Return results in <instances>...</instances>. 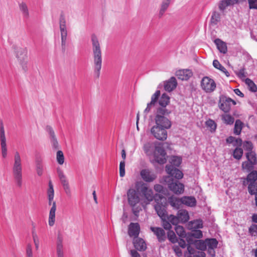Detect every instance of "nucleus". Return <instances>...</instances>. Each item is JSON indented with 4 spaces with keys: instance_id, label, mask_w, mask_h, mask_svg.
<instances>
[{
    "instance_id": "1",
    "label": "nucleus",
    "mask_w": 257,
    "mask_h": 257,
    "mask_svg": "<svg viewBox=\"0 0 257 257\" xmlns=\"http://www.w3.org/2000/svg\"><path fill=\"white\" fill-rule=\"evenodd\" d=\"M91 41L92 42L94 75L95 78H98L102 67V51L100 43L97 36L94 34L91 35Z\"/></svg>"
},
{
    "instance_id": "2",
    "label": "nucleus",
    "mask_w": 257,
    "mask_h": 257,
    "mask_svg": "<svg viewBox=\"0 0 257 257\" xmlns=\"http://www.w3.org/2000/svg\"><path fill=\"white\" fill-rule=\"evenodd\" d=\"M171 113V111L165 109H157L155 116V125H158L166 130L172 125L171 121L167 117Z\"/></svg>"
},
{
    "instance_id": "3",
    "label": "nucleus",
    "mask_w": 257,
    "mask_h": 257,
    "mask_svg": "<svg viewBox=\"0 0 257 257\" xmlns=\"http://www.w3.org/2000/svg\"><path fill=\"white\" fill-rule=\"evenodd\" d=\"M12 171L15 183L18 187L21 188L22 186V164L20 155L18 151L15 153Z\"/></svg>"
},
{
    "instance_id": "4",
    "label": "nucleus",
    "mask_w": 257,
    "mask_h": 257,
    "mask_svg": "<svg viewBox=\"0 0 257 257\" xmlns=\"http://www.w3.org/2000/svg\"><path fill=\"white\" fill-rule=\"evenodd\" d=\"M182 159L180 157L177 156H173L171 158L170 164L166 166V171L167 173L172 176H174L176 179H180L183 176V173L177 167L181 164Z\"/></svg>"
},
{
    "instance_id": "5",
    "label": "nucleus",
    "mask_w": 257,
    "mask_h": 257,
    "mask_svg": "<svg viewBox=\"0 0 257 257\" xmlns=\"http://www.w3.org/2000/svg\"><path fill=\"white\" fill-rule=\"evenodd\" d=\"M127 197L128 203L132 208L133 213L138 217L140 211L142 210L140 206H137L140 201L139 191L135 189L131 188L127 192Z\"/></svg>"
},
{
    "instance_id": "6",
    "label": "nucleus",
    "mask_w": 257,
    "mask_h": 257,
    "mask_svg": "<svg viewBox=\"0 0 257 257\" xmlns=\"http://www.w3.org/2000/svg\"><path fill=\"white\" fill-rule=\"evenodd\" d=\"M174 176H164L162 179L161 183L167 185L169 189L176 194H181L184 190V185L177 180H174Z\"/></svg>"
},
{
    "instance_id": "7",
    "label": "nucleus",
    "mask_w": 257,
    "mask_h": 257,
    "mask_svg": "<svg viewBox=\"0 0 257 257\" xmlns=\"http://www.w3.org/2000/svg\"><path fill=\"white\" fill-rule=\"evenodd\" d=\"M156 204L154 206L155 209L161 219H165L167 216V200L166 197L161 195L157 196L155 198Z\"/></svg>"
},
{
    "instance_id": "8",
    "label": "nucleus",
    "mask_w": 257,
    "mask_h": 257,
    "mask_svg": "<svg viewBox=\"0 0 257 257\" xmlns=\"http://www.w3.org/2000/svg\"><path fill=\"white\" fill-rule=\"evenodd\" d=\"M246 182L248 184L249 193L250 195H255V205L257 206V171H251L247 176Z\"/></svg>"
},
{
    "instance_id": "9",
    "label": "nucleus",
    "mask_w": 257,
    "mask_h": 257,
    "mask_svg": "<svg viewBox=\"0 0 257 257\" xmlns=\"http://www.w3.org/2000/svg\"><path fill=\"white\" fill-rule=\"evenodd\" d=\"M16 56L24 71L28 70L27 49L25 47H15Z\"/></svg>"
},
{
    "instance_id": "10",
    "label": "nucleus",
    "mask_w": 257,
    "mask_h": 257,
    "mask_svg": "<svg viewBox=\"0 0 257 257\" xmlns=\"http://www.w3.org/2000/svg\"><path fill=\"white\" fill-rule=\"evenodd\" d=\"M166 153L163 147V144L158 143L155 144L154 158L156 162L160 164H164L166 162Z\"/></svg>"
},
{
    "instance_id": "11",
    "label": "nucleus",
    "mask_w": 257,
    "mask_h": 257,
    "mask_svg": "<svg viewBox=\"0 0 257 257\" xmlns=\"http://www.w3.org/2000/svg\"><path fill=\"white\" fill-rule=\"evenodd\" d=\"M235 105L236 102L229 97H227L224 95H221L219 97L218 106L220 109L225 113L228 112L231 109V103Z\"/></svg>"
},
{
    "instance_id": "12",
    "label": "nucleus",
    "mask_w": 257,
    "mask_h": 257,
    "mask_svg": "<svg viewBox=\"0 0 257 257\" xmlns=\"http://www.w3.org/2000/svg\"><path fill=\"white\" fill-rule=\"evenodd\" d=\"M201 86L202 89L206 93H211L216 88V83L215 81L208 77H204L201 81Z\"/></svg>"
},
{
    "instance_id": "13",
    "label": "nucleus",
    "mask_w": 257,
    "mask_h": 257,
    "mask_svg": "<svg viewBox=\"0 0 257 257\" xmlns=\"http://www.w3.org/2000/svg\"><path fill=\"white\" fill-rule=\"evenodd\" d=\"M151 132L154 137L160 141H165L167 138V130L158 125H154L151 130Z\"/></svg>"
},
{
    "instance_id": "14",
    "label": "nucleus",
    "mask_w": 257,
    "mask_h": 257,
    "mask_svg": "<svg viewBox=\"0 0 257 257\" xmlns=\"http://www.w3.org/2000/svg\"><path fill=\"white\" fill-rule=\"evenodd\" d=\"M0 144L2 157L6 158L8 155V149L4 126L2 122H1L0 126Z\"/></svg>"
},
{
    "instance_id": "15",
    "label": "nucleus",
    "mask_w": 257,
    "mask_h": 257,
    "mask_svg": "<svg viewBox=\"0 0 257 257\" xmlns=\"http://www.w3.org/2000/svg\"><path fill=\"white\" fill-rule=\"evenodd\" d=\"M58 177L61 181L62 185H63L64 190L66 194L68 195H71V190L69 187L68 181L66 178V177L64 174L63 172L59 168L57 169V170Z\"/></svg>"
},
{
    "instance_id": "16",
    "label": "nucleus",
    "mask_w": 257,
    "mask_h": 257,
    "mask_svg": "<svg viewBox=\"0 0 257 257\" xmlns=\"http://www.w3.org/2000/svg\"><path fill=\"white\" fill-rule=\"evenodd\" d=\"M151 230L157 236V239L159 242H164L167 239L166 232L164 229L159 227H150Z\"/></svg>"
},
{
    "instance_id": "17",
    "label": "nucleus",
    "mask_w": 257,
    "mask_h": 257,
    "mask_svg": "<svg viewBox=\"0 0 257 257\" xmlns=\"http://www.w3.org/2000/svg\"><path fill=\"white\" fill-rule=\"evenodd\" d=\"M142 178L146 182H153L156 178V175L152 173L148 169H143L140 173Z\"/></svg>"
},
{
    "instance_id": "18",
    "label": "nucleus",
    "mask_w": 257,
    "mask_h": 257,
    "mask_svg": "<svg viewBox=\"0 0 257 257\" xmlns=\"http://www.w3.org/2000/svg\"><path fill=\"white\" fill-rule=\"evenodd\" d=\"M140 227L138 223H131L128 226V233L130 236L135 238L138 237L140 233Z\"/></svg>"
},
{
    "instance_id": "19",
    "label": "nucleus",
    "mask_w": 257,
    "mask_h": 257,
    "mask_svg": "<svg viewBox=\"0 0 257 257\" xmlns=\"http://www.w3.org/2000/svg\"><path fill=\"white\" fill-rule=\"evenodd\" d=\"M133 244L135 248L140 251H145L147 249L146 242L141 238H134Z\"/></svg>"
},
{
    "instance_id": "20",
    "label": "nucleus",
    "mask_w": 257,
    "mask_h": 257,
    "mask_svg": "<svg viewBox=\"0 0 257 257\" xmlns=\"http://www.w3.org/2000/svg\"><path fill=\"white\" fill-rule=\"evenodd\" d=\"M192 75V71L189 69L180 70L176 72V76L181 80H188Z\"/></svg>"
},
{
    "instance_id": "21",
    "label": "nucleus",
    "mask_w": 257,
    "mask_h": 257,
    "mask_svg": "<svg viewBox=\"0 0 257 257\" xmlns=\"http://www.w3.org/2000/svg\"><path fill=\"white\" fill-rule=\"evenodd\" d=\"M177 82L174 77H171L168 81L164 82V89L166 91L171 92L177 86Z\"/></svg>"
},
{
    "instance_id": "22",
    "label": "nucleus",
    "mask_w": 257,
    "mask_h": 257,
    "mask_svg": "<svg viewBox=\"0 0 257 257\" xmlns=\"http://www.w3.org/2000/svg\"><path fill=\"white\" fill-rule=\"evenodd\" d=\"M63 237L61 234H58L57 239V257H64Z\"/></svg>"
},
{
    "instance_id": "23",
    "label": "nucleus",
    "mask_w": 257,
    "mask_h": 257,
    "mask_svg": "<svg viewBox=\"0 0 257 257\" xmlns=\"http://www.w3.org/2000/svg\"><path fill=\"white\" fill-rule=\"evenodd\" d=\"M141 191L144 195L145 198L149 201H152L157 196L159 195H154L153 191L152 189H149L146 186H144L141 189Z\"/></svg>"
},
{
    "instance_id": "24",
    "label": "nucleus",
    "mask_w": 257,
    "mask_h": 257,
    "mask_svg": "<svg viewBox=\"0 0 257 257\" xmlns=\"http://www.w3.org/2000/svg\"><path fill=\"white\" fill-rule=\"evenodd\" d=\"M19 8L23 18L25 20H28L30 17V13L27 4L23 2L20 3H19Z\"/></svg>"
},
{
    "instance_id": "25",
    "label": "nucleus",
    "mask_w": 257,
    "mask_h": 257,
    "mask_svg": "<svg viewBox=\"0 0 257 257\" xmlns=\"http://www.w3.org/2000/svg\"><path fill=\"white\" fill-rule=\"evenodd\" d=\"M158 102L160 106L157 109H167L166 106L170 102V97L166 93H163L159 99Z\"/></svg>"
},
{
    "instance_id": "26",
    "label": "nucleus",
    "mask_w": 257,
    "mask_h": 257,
    "mask_svg": "<svg viewBox=\"0 0 257 257\" xmlns=\"http://www.w3.org/2000/svg\"><path fill=\"white\" fill-rule=\"evenodd\" d=\"M56 210V203L55 201H53L52 206L50 209L49 215V225L50 226L54 225L55 221V212Z\"/></svg>"
},
{
    "instance_id": "27",
    "label": "nucleus",
    "mask_w": 257,
    "mask_h": 257,
    "mask_svg": "<svg viewBox=\"0 0 257 257\" xmlns=\"http://www.w3.org/2000/svg\"><path fill=\"white\" fill-rule=\"evenodd\" d=\"M214 43L217 46V48L220 53L225 54L227 52V48L226 44L220 39H216L214 41Z\"/></svg>"
},
{
    "instance_id": "28",
    "label": "nucleus",
    "mask_w": 257,
    "mask_h": 257,
    "mask_svg": "<svg viewBox=\"0 0 257 257\" xmlns=\"http://www.w3.org/2000/svg\"><path fill=\"white\" fill-rule=\"evenodd\" d=\"M206 247L208 246L209 250H211L213 252V254L215 256L214 248L217 247L218 243V241L216 238H207L206 239Z\"/></svg>"
},
{
    "instance_id": "29",
    "label": "nucleus",
    "mask_w": 257,
    "mask_h": 257,
    "mask_svg": "<svg viewBox=\"0 0 257 257\" xmlns=\"http://www.w3.org/2000/svg\"><path fill=\"white\" fill-rule=\"evenodd\" d=\"M177 216L181 223L187 222L189 219V216L188 212L183 209L179 210L177 213Z\"/></svg>"
},
{
    "instance_id": "30",
    "label": "nucleus",
    "mask_w": 257,
    "mask_h": 257,
    "mask_svg": "<svg viewBox=\"0 0 257 257\" xmlns=\"http://www.w3.org/2000/svg\"><path fill=\"white\" fill-rule=\"evenodd\" d=\"M168 203L174 208L178 209L182 204V199L172 196L168 198Z\"/></svg>"
},
{
    "instance_id": "31",
    "label": "nucleus",
    "mask_w": 257,
    "mask_h": 257,
    "mask_svg": "<svg viewBox=\"0 0 257 257\" xmlns=\"http://www.w3.org/2000/svg\"><path fill=\"white\" fill-rule=\"evenodd\" d=\"M182 204L186 205L188 206L193 207L196 205V201L194 197L185 196L181 198Z\"/></svg>"
},
{
    "instance_id": "32",
    "label": "nucleus",
    "mask_w": 257,
    "mask_h": 257,
    "mask_svg": "<svg viewBox=\"0 0 257 257\" xmlns=\"http://www.w3.org/2000/svg\"><path fill=\"white\" fill-rule=\"evenodd\" d=\"M47 195L48 198V204L49 205H52L53 200L54 197V191L53 189V185L51 181L49 182V188L47 190Z\"/></svg>"
},
{
    "instance_id": "33",
    "label": "nucleus",
    "mask_w": 257,
    "mask_h": 257,
    "mask_svg": "<svg viewBox=\"0 0 257 257\" xmlns=\"http://www.w3.org/2000/svg\"><path fill=\"white\" fill-rule=\"evenodd\" d=\"M233 5L232 0H221L218 3V8L221 12H223L227 7Z\"/></svg>"
},
{
    "instance_id": "34",
    "label": "nucleus",
    "mask_w": 257,
    "mask_h": 257,
    "mask_svg": "<svg viewBox=\"0 0 257 257\" xmlns=\"http://www.w3.org/2000/svg\"><path fill=\"white\" fill-rule=\"evenodd\" d=\"M35 162L37 173L38 176H41L43 175L44 170L42 160L41 158L37 157Z\"/></svg>"
},
{
    "instance_id": "35",
    "label": "nucleus",
    "mask_w": 257,
    "mask_h": 257,
    "mask_svg": "<svg viewBox=\"0 0 257 257\" xmlns=\"http://www.w3.org/2000/svg\"><path fill=\"white\" fill-rule=\"evenodd\" d=\"M188 226L190 229L202 228L203 227V222L201 220H194L189 222Z\"/></svg>"
},
{
    "instance_id": "36",
    "label": "nucleus",
    "mask_w": 257,
    "mask_h": 257,
    "mask_svg": "<svg viewBox=\"0 0 257 257\" xmlns=\"http://www.w3.org/2000/svg\"><path fill=\"white\" fill-rule=\"evenodd\" d=\"M213 65L215 68L220 70L221 71L224 73V74L227 77H229L230 76L229 73L227 71L225 68L220 63V62L217 60H214L213 61Z\"/></svg>"
},
{
    "instance_id": "37",
    "label": "nucleus",
    "mask_w": 257,
    "mask_h": 257,
    "mask_svg": "<svg viewBox=\"0 0 257 257\" xmlns=\"http://www.w3.org/2000/svg\"><path fill=\"white\" fill-rule=\"evenodd\" d=\"M220 21V14L219 13L214 11L212 13L210 24L212 26L216 25Z\"/></svg>"
},
{
    "instance_id": "38",
    "label": "nucleus",
    "mask_w": 257,
    "mask_h": 257,
    "mask_svg": "<svg viewBox=\"0 0 257 257\" xmlns=\"http://www.w3.org/2000/svg\"><path fill=\"white\" fill-rule=\"evenodd\" d=\"M243 126V122L240 119L236 120L233 130V133L236 135L240 134Z\"/></svg>"
},
{
    "instance_id": "39",
    "label": "nucleus",
    "mask_w": 257,
    "mask_h": 257,
    "mask_svg": "<svg viewBox=\"0 0 257 257\" xmlns=\"http://www.w3.org/2000/svg\"><path fill=\"white\" fill-rule=\"evenodd\" d=\"M256 164H257L254 163L252 162L246 161L242 163V168L243 170H245L247 172H250L254 168V166Z\"/></svg>"
},
{
    "instance_id": "40",
    "label": "nucleus",
    "mask_w": 257,
    "mask_h": 257,
    "mask_svg": "<svg viewBox=\"0 0 257 257\" xmlns=\"http://www.w3.org/2000/svg\"><path fill=\"white\" fill-rule=\"evenodd\" d=\"M171 0H163L161 6V9L159 12V17H161L164 15L165 11L168 9Z\"/></svg>"
},
{
    "instance_id": "41",
    "label": "nucleus",
    "mask_w": 257,
    "mask_h": 257,
    "mask_svg": "<svg viewBox=\"0 0 257 257\" xmlns=\"http://www.w3.org/2000/svg\"><path fill=\"white\" fill-rule=\"evenodd\" d=\"M206 239L205 240H197L194 243L196 248L201 250H205L206 249Z\"/></svg>"
},
{
    "instance_id": "42",
    "label": "nucleus",
    "mask_w": 257,
    "mask_h": 257,
    "mask_svg": "<svg viewBox=\"0 0 257 257\" xmlns=\"http://www.w3.org/2000/svg\"><path fill=\"white\" fill-rule=\"evenodd\" d=\"M245 156L247 161L257 164L256 155L254 152H247Z\"/></svg>"
},
{
    "instance_id": "43",
    "label": "nucleus",
    "mask_w": 257,
    "mask_h": 257,
    "mask_svg": "<svg viewBox=\"0 0 257 257\" xmlns=\"http://www.w3.org/2000/svg\"><path fill=\"white\" fill-rule=\"evenodd\" d=\"M222 119L223 122L228 125H231L234 121V118L230 114H224L222 116Z\"/></svg>"
},
{
    "instance_id": "44",
    "label": "nucleus",
    "mask_w": 257,
    "mask_h": 257,
    "mask_svg": "<svg viewBox=\"0 0 257 257\" xmlns=\"http://www.w3.org/2000/svg\"><path fill=\"white\" fill-rule=\"evenodd\" d=\"M242 155L243 150L240 148H236L233 152V157L237 160L240 159Z\"/></svg>"
},
{
    "instance_id": "45",
    "label": "nucleus",
    "mask_w": 257,
    "mask_h": 257,
    "mask_svg": "<svg viewBox=\"0 0 257 257\" xmlns=\"http://www.w3.org/2000/svg\"><path fill=\"white\" fill-rule=\"evenodd\" d=\"M175 230L177 234L181 237L184 238L187 234L184 228L182 226L177 225L175 227Z\"/></svg>"
},
{
    "instance_id": "46",
    "label": "nucleus",
    "mask_w": 257,
    "mask_h": 257,
    "mask_svg": "<svg viewBox=\"0 0 257 257\" xmlns=\"http://www.w3.org/2000/svg\"><path fill=\"white\" fill-rule=\"evenodd\" d=\"M167 238L172 242L176 243L178 241L177 236L175 232L172 230H169L167 233Z\"/></svg>"
},
{
    "instance_id": "47",
    "label": "nucleus",
    "mask_w": 257,
    "mask_h": 257,
    "mask_svg": "<svg viewBox=\"0 0 257 257\" xmlns=\"http://www.w3.org/2000/svg\"><path fill=\"white\" fill-rule=\"evenodd\" d=\"M184 238H186V240L188 243V245H191L195 243L197 240L196 238L193 236L191 232L187 233L186 236Z\"/></svg>"
},
{
    "instance_id": "48",
    "label": "nucleus",
    "mask_w": 257,
    "mask_h": 257,
    "mask_svg": "<svg viewBox=\"0 0 257 257\" xmlns=\"http://www.w3.org/2000/svg\"><path fill=\"white\" fill-rule=\"evenodd\" d=\"M167 219L172 224L174 225H177L180 222L177 216L173 215H167Z\"/></svg>"
},
{
    "instance_id": "49",
    "label": "nucleus",
    "mask_w": 257,
    "mask_h": 257,
    "mask_svg": "<svg viewBox=\"0 0 257 257\" xmlns=\"http://www.w3.org/2000/svg\"><path fill=\"white\" fill-rule=\"evenodd\" d=\"M56 159L58 163L62 165L64 162V156L62 151H58L56 154Z\"/></svg>"
},
{
    "instance_id": "50",
    "label": "nucleus",
    "mask_w": 257,
    "mask_h": 257,
    "mask_svg": "<svg viewBox=\"0 0 257 257\" xmlns=\"http://www.w3.org/2000/svg\"><path fill=\"white\" fill-rule=\"evenodd\" d=\"M243 148L247 152H253V145L250 141H245L243 144Z\"/></svg>"
},
{
    "instance_id": "51",
    "label": "nucleus",
    "mask_w": 257,
    "mask_h": 257,
    "mask_svg": "<svg viewBox=\"0 0 257 257\" xmlns=\"http://www.w3.org/2000/svg\"><path fill=\"white\" fill-rule=\"evenodd\" d=\"M67 35H61L62 51L64 53L66 51Z\"/></svg>"
},
{
    "instance_id": "52",
    "label": "nucleus",
    "mask_w": 257,
    "mask_h": 257,
    "mask_svg": "<svg viewBox=\"0 0 257 257\" xmlns=\"http://www.w3.org/2000/svg\"><path fill=\"white\" fill-rule=\"evenodd\" d=\"M205 123L206 126L210 128L211 132L215 131L216 124L214 120L209 119L206 121Z\"/></svg>"
},
{
    "instance_id": "53",
    "label": "nucleus",
    "mask_w": 257,
    "mask_h": 257,
    "mask_svg": "<svg viewBox=\"0 0 257 257\" xmlns=\"http://www.w3.org/2000/svg\"><path fill=\"white\" fill-rule=\"evenodd\" d=\"M245 82L248 84L250 87V90L252 92H256L257 91V86L250 79L246 78Z\"/></svg>"
},
{
    "instance_id": "54",
    "label": "nucleus",
    "mask_w": 257,
    "mask_h": 257,
    "mask_svg": "<svg viewBox=\"0 0 257 257\" xmlns=\"http://www.w3.org/2000/svg\"><path fill=\"white\" fill-rule=\"evenodd\" d=\"M46 131L49 134L50 140L56 139L55 132L51 126L47 125L46 127Z\"/></svg>"
},
{
    "instance_id": "55",
    "label": "nucleus",
    "mask_w": 257,
    "mask_h": 257,
    "mask_svg": "<svg viewBox=\"0 0 257 257\" xmlns=\"http://www.w3.org/2000/svg\"><path fill=\"white\" fill-rule=\"evenodd\" d=\"M248 232L251 236H257V225L252 224L248 228Z\"/></svg>"
},
{
    "instance_id": "56",
    "label": "nucleus",
    "mask_w": 257,
    "mask_h": 257,
    "mask_svg": "<svg viewBox=\"0 0 257 257\" xmlns=\"http://www.w3.org/2000/svg\"><path fill=\"white\" fill-rule=\"evenodd\" d=\"M160 96V91L157 90L155 93L152 96L151 101L150 102L155 105L158 101H159V97Z\"/></svg>"
},
{
    "instance_id": "57",
    "label": "nucleus",
    "mask_w": 257,
    "mask_h": 257,
    "mask_svg": "<svg viewBox=\"0 0 257 257\" xmlns=\"http://www.w3.org/2000/svg\"><path fill=\"white\" fill-rule=\"evenodd\" d=\"M162 225L164 228L166 230H169L172 228V226L171 223L167 219V216L165 219H162Z\"/></svg>"
},
{
    "instance_id": "58",
    "label": "nucleus",
    "mask_w": 257,
    "mask_h": 257,
    "mask_svg": "<svg viewBox=\"0 0 257 257\" xmlns=\"http://www.w3.org/2000/svg\"><path fill=\"white\" fill-rule=\"evenodd\" d=\"M119 175L121 177H123L125 175V162L121 161L119 164Z\"/></svg>"
},
{
    "instance_id": "59",
    "label": "nucleus",
    "mask_w": 257,
    "mask_h": 257,
    "mask_svg": "<svg viewBox=\"0 0 257 257\" xmlns=\"http://www.w3.org/2000/svg\"><path fill=\"white\" fill-rule=\"evenodd\" d=\"M193 236L196 238H201L203 236L202 232L199 229H194L191 232Z\"/></svg>"
},
{
    "instance_id": "60",
    "label": "nucleus",
    "mask_w": 257,
    "mask_h": 257,
    "mask_svg": "<svg viewBox=\"0 0 257 257\" xmlns=\"http://www.w3.org/2000/svg\"><path fill=\"white\" fill-rule=\"evenodd\" d=\"M249 9L257 10V0H247Z\"/></svg>"
},
{
    "instance_id": "61",
    "label": "nucleus",
    "mask_w": 257,
    "mask_h": 257,
    "mask_svg": "<svg viewBox=\"0 0 257 257\" xmlns=\"http://www.w3.org/2000/svg\"><path fill=\"white\" fill-rule=\"evenodd\" d=\"M173 249L176 254L178 256H181L182 255V252L180 248L177 245H174L173 246Z\"/></svg>"
},
{
    "instance_id": "62",
    "label": "nucleus",
    "mask_w": 257,
    "mask_h": 257,
    "mask_svg": "<svg viewBox=\"0 0 257 257\" xmlns=\"http://www.w3.org/2000/svg\"><path fill=\"white\" fill-rule=\"evenodd\" d=\"M59 26H66V22L65 16L61 14L59 18Z\"/></svg>"
},
{
    "instance_id": "63",
    "label": "nucleus",
    "mask_w": 257,
    "mask_h": 257,
    "mask_svg": "<svg viewBox=\"0 0 257 257\" xmlns=\"http://www.w3.org/2000/svg\"><path fill=\"white\" fill-rule=\"evenodd\" d=\"M26 253L27 257H33L32 245L30 244L27 245Z\"/></svg>"
},
{
    "instance_id": "64",
    "label": "nucleus",
    "mask_w": 257,
    "mask_h": 257,
    "mask_svg": "<svg viewBox=\"0 0 257 257\" xmlns=\"http://www.w3.org/2000/svg\"><path fill=\"white\" fill-rule=\"evenodd\" d=\"M50 141L53 149H58L59 148V144L57 138L55 139H51Z\"/></svg>"
}]
</instances>
